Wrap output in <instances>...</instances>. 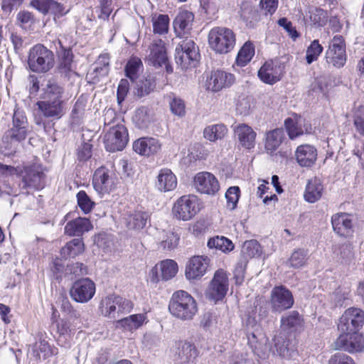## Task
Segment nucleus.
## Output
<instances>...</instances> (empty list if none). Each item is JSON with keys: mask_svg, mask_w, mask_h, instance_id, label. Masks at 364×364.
<instances>
[{"mask_svg": "<svg viewBox=\"0 0 364 364\" xmlns=\"http://www.w3.org/2000/svg\"><path fill=\"white\" fill-rule=\"evenodd\" d=\"M59 69L61 73H67L73 69V53L70 50L64 49L60 55Z\"/></svg>", "mask_w": 364, "mask_h": 364, "instance_id": "nucleus-50", "label": "nucleus"}, {"mask_svg": "<svg viewBox=\"0 0 364 364\" xmlns=\"http://www.w3.org/2000/svg\"><path fill=\"white\" fill-rule=\"evenodd\" d=\"M209 248H215L224 253L230 252L234 249L232 241L224 236H216L208 241Z\"/></svg>", "mask_w": 364, "mask_h": 364, "instance_id": "nucleus-43", "label": "nucleus"}, {"mask_svg": "<svg viewBox=\"0 0 364 364\" xmlns=\"http://www.w3.org/2000/svg\"><path fill=\"white\" fill-rule=\"evenodd\" d=\"M354 124L357 131L364 135V107H361L355 114Z\"/></svg>", "mask_w": 364, "mask_h": 364, "instance_id": "nucleus-60", "label": "nucleus"}, {"mask_svg": "<svg viewBox=\"0 0 364 364\" xmlns=\"http://www.w3.org/2000/svg\"><path fill=\"white\" fill-rule=\"evenodd\" d=\"M323 50V47L319 43L318 40L316 39L312 41L306 50V60L307 64L310 65L316 61Z\"/></svg>", "mask_w": 364, "mask_h": 364, "instance_id": "nucleus-48", "label": "nucleus"}, {"mask_svg": "<svg viewBox=\"0 0 364 364\" xmlns=\"http://www.w3.org/2000/svg\"><path fill=\"white\" fill-rule=\"evenodd\" d=\"M341 262L345 264H350L354 259L353 246L349 243L343 244L339 248Z\"/></svg>", "mask_w": 364, "mask_h": 364, "instance_id": "nucleus-55", "label": "nucleus"}, {"mask_svg": "<svg viewBox=\"0 0 364 364\" xmlns=\"http://www.w3.org/2000/svg\"><path fill=\"white\" fill-rule=\"evenodd\" d=\"M149 218V214L146 212L134 210L124 218L125 224L129 230H140L145 228Z\"/></svg>", "mask_w": 364, "mask_h": 364, "instance_id": "nucleus-34", "label": "nucleus"}, {"mask_svg": "<svg viewBox=\"0 0 364 364\" xmlns=\"http://www.w3.org/2000/svg\"><path fill=\"white\" fill-rule=\"evenodd\" d=\"M156 239L160 248L172 250L178 246L180 237L172 230H161L158 232Z\"/></svg>", "mask_w": 364, "mask_h": 364, "instance_id": "nucleus-31", "label": "nucleus"}, {"mask_svg": "<svg viewBox=\"0 0 364 364\" xmlns=\"http://www.w3.org/2000/svg\"><path fill=\"white\" fill-rule=\"evenodd\" d=\"M23 173V178L20 184L21 188L39 189L43 187L41 180L43 177V173L39 165L32 164L25 166Z\"/></svg>", "mask_w": 364, "mask_h": 364, "instance_id": "nucleus-19", "label": "nucleus"}, {"mask_svg": "<svg viewBox=\"0 0 364 364\" xmlns=\"http://www.w3.org/2000/svg\"><path fill=\"white\" fill-rule=\"evenodd\" d=\"M210 259L207 256H194L190 259L186 267L188 279H197L203 277L208 268Z\"/></svg>", "mask_w": 364, "mask_h": 364, "instance_id": "nucleus-21", "label": "nucleus"}, {"mask_svg": "<svg viewBox=\"0 0 364 364\" xmlns=\"http://www.w3.org/2000/svg\"><path fill=\"white\" fill-rule=\"evenodd\" d=\"M278 24L283 27L286 31L289 33V36L295 41L299 37V33L296 30L295 27L292 26L291 22L287 20L286 18H282L279 19Z\"/></svg>", "mask_w": 364, "mask_h": 364, "instance_id": "nucleus-58", "label": "nucleus"}, {"mask_svg": "<svg viewBox=\"0 0 364 364\" xmlns=\"http://www.w3.org/2000/svg\"><path fill=\"white\" fill-rule=\"evenodd\" d=\"M142 68L143 64L139 58H131L127 63L124 68L126 76L132 82H136Z\"/></svg>", "mask_w": 364, "mask_h": 364, "instance_id": "nucleus-41", "label": "nucleus"}, {"mask_svg": "<svg viewBox=\"0 0 364 364\" xmlns=\"http://www.w3.org/2000/svg\"><path fill=\"white\" fill-rule=\"evenodd\" d=\"M240 196V190L238 186H232L227 190L225 193V198L228 209L232 210L236 208Z\"/></svg>", "mask_w": 364, "mask_h": 364, "instance_id": "nucleus-52", "label": "nucleus"}, {"mask_svg": "<svg viewBox=\"0 0 364 364\" xmlns=\"http://www.w3.org/2000/svg\"><path fill=\"white\" fill-rule=\"evenodd\" d=\"M65 105L60 92H49L46 98L36 102L43 117L53 120L60 119L65 114Z\"/></svg>", "mask_w": 364, "mask_h": 364, "instance_id": "nucleus-5", "label": "nucleus"}, {"mask_svg": "<svg viewBox=\"0 0 364 364\" xmlns=\"http://www.w3.org/2000/svg\"><path fill=\"white\" fill-rule=\"evenodd\" d=\"M200 58L198 48L191 38H184L177 43L175 60L181 69L195 67Z\"/></svg>", "mask_w": 364, "mask_h": 364, "instance_id": "nucleus-3", "label": "nucleus"}, {"mask_svg": "<svg viewBox=\"0 0 364 364\" xmlns=\"http://www.w3.org/2000/svg\"><path fill=\"white\" fill-rule=\"evenodd\" d=\"M364 323V311L358 308L347 309L340 318L338 329L343 333L356 331Z\"/></svg>", "mask_w": 364, "mask_h": 364, "instance_id": "nucleus-15", "label": "nucleus"}, {"mask_svg": "<svg viewBox=\"0 0 364 364\" xmlns=\"http://www.w3.org/2000/svg\"><path fill=\"white\" fill-rule=\"evenodd\" d=\"M323 190V187L320 179L314 178L309 180L304 195L305 200L311 203L316 202L321 198Z\"/></svg>", "mask_w": 364, "mask_h": 364, "instance_id": "nucleus-36", "label": "nucleus"}, {"mask_svg": "<svg viewBox=\"0 0 364 364\" xmlns=\"http://www.w3.org/2000/svg\"><path fill=\"white\" fill-rule=\"evenodd\" d=\"M84 251V243L81 238H75L68 242L60 251L63 257H75Z\"/></svg>", "mask_w": 364, "mask_h": 364, "instance_id": "nucleus-40", "label": "nucleus"}, {"mask_svg": "<svg viewBox=\"0 0 364 364\" xmlns=\"http://www.w3.org/2000/svg\"><path fill=\"white\" fill-rule=\"evenodd\" d=\"M228 128L223 124H216L206 127L203 130V136L210 141L223 139L228 134Z\"/></svg>", "mask_w": 364, "mask_h": 364, "instance_id": "nucleus-39", "label": "nucleus"}, {"mask_svg": "<svg viewBox=\"0 0 364 364\" xmlns=\"http://www.w3.org/2000/svg\"><path fill=\"white\" fill-rule=\"evenodd\" d=\"M331 223L334 231L341 236H347L352 228V221L346 213L333 215Z\"/></svg>", "mask_w": 364, "mask_h": 364, "instance_id": "nucleus-35", "label": "nucleus"}, {"mask_svg": "<svg viewBox=\"0 0 364 364\" xmlns=\"http://www.w3.org/2000/svg\"><path fill=\"white\" fill-rule=\"evenodd\" d=\"M92 228L89 219L77 218L69 221L65 226V233L69 236H81Z\"/></svg>", "mask_w": 364, "mask_h": 364, "instance_id": "nucleus-30", "label": "nucleus"}, {"mask_svg": "<svg viewBox=\"0 0 364 364\" xmlns=\"http://www.w3.org/2000/svg\"><path fill=\"white\" fill-rule=\"evenodd\" d=\"M228 287V279L225 272L223 269L216 271L207 289V298L215 301L223 299L227 293Z\"/></svg>", "mask_w": 364, "mask_h": 364, "instance_id": "nucleus-17", "label": "nucleus"}, {"mask_svg": "<svg viewBox=\"0 0 364 364\" xmlns=\"http://www.w3.org/2000/svg\"><path fill=\"white\" fill-rule=\"evenodd\" d=\"M294 299L291 291L283 285L274 287L270 295V304L274 312L281 313L291 308Z\"/></svg>", "mask_w": 364, "mask_h": 364, "instance_id": "nucleus-11", "label": "nucleus"}, {"mask_svg": "<svg viewBox=\"0 0 364 364\" xmlns=\"http://www.w3.org/2000/svg\"><path fill=\"white\" fill-rule=\"evenodd\" d=\"M146 318L144 314H133L119 320L122 326L128 331H132L141 326Z\"/></svg>", "mask_w": 364, "mask_h": 364, "instance_id": "nucleus-44", "label": "nucleus"}, {"mask_svg": "<svg viewBox=\"0 0 364 364\" xmlns=\"http://www.w3.org/2000/svg\"><path fill=\"white\" fill-rule=\"evenodd\" d=\"M168 309L173 317L183 321L193 320L198 310L195 299L183 290L176 291L173 294Z\"/></svg>", "mask_w": 364, "mask_h": 364, "instance_id": "nucleus-1", "label": "nucleus"}, {"mask_svg": "<svg viewBox=\"0 0 364 364\" xmlns=\"http://www.w3.org/2000/svg\"><path fill=\"white\" fill-rule=\"evenodd\" d=\"M35 351L40 358L42 357L43 359H46L52 355L57 354V349L54 348H52L48 342L45 341H41L36 344Z\"/></svg>", "mask_w": 364, "mask_h": 364, "instance_id": "nucleus-53", "label": "nucleus"}, {"mask_svg": "<svg viewBox=\"0 0 364 364\" xmlns=\"http://www.w3.org/2000/svg\"><path fill=\"white\" fill-rule=\"evenodd\" d=\"M233 132L242 147L247 149L255 147L257 134L250 126L241 123L234 127Z\"/></svg>", "mask_w": 364, "mask_h": 364, "instance_id": "nucleus-27", "label": "nucleus"}, {"mask_svg": "<svg viewBox=\"0 0 364 364\" xmlns=\"http://www.w3.org/2000/svg\"><path fill=\"white\" fill-rule=\"evenodd\" d=\"M92 156V145L89 143H84L79 146L77 150L78 159L81 161H86Z\"/></svg>", "mask_w": 364, "mask_h": 364, "instance_id": "nucleus-62", "label": "nucleus"}, {"mask_svg": "<svg viewBox=\"0 0 364 364\" xmlns=\"http://www.w3.org/2000/svg\"><path fill=\"white\" fill-rule=\"evenodd\" d=\"M196 190L208 195H213L219 191V182L215 176L209 172L198 173L194 178Z\"/></svg>", "mask_w": 364, "mask_h": 364, "instance_id": "nucleus-20", "label": "nucleus"}, {"mask_svg": "<svg viewBox=\"0 0 364 364\" xmlns=\"http://www.w3.org/2000/svg\"><path fill=\"white\" fill-rule=\"evenodd\" d=\"M174 360L178 364H194L199 351L196 345L188 340H180L175 343Z\"/></svg>", "mask_w": 364, "mask_h": 364, "instance_id": "nucleus-13", "label": "nucleus"}, {"mask_svg": "<svg viewBox=\"0 0 364 364\" xmlns=\"http://www.w3.org/2000/svg\"><path fill=\"white\" fill-rule=\"evenodd\" d=\"M329 364H355L353 360L343 353H337L332 355L328 361Z\"/></svg>", "mask_w": 364, "mask_h": 364, "instance_id": "nucleus-59", "label": "nucleus"}, {"mask_svg": "<svg viewBox=\"0 0 364 364\" xmlns=\"http://www.w3.org/2000/svg\"><path fill=\"white\" fill-rule=\"evenodd\" d=\"M198 201L195 196H183L174 203L172 213L173 216L181 220L191 219L198 211Z\"/></svg>", "mask_w": 364, "mask_h": 364, "instance_id": "nucleus-9", "label": "nucleus"}, {"mask_svg": "<svg viewBox=\"0 0 364 364\" xmlns=\"http://www.w3.org/2000/svg\"><path fill=\"white\" fill-rule=\"evenodd\" d=\"M27 132L25 127H13L4 136V139H11V141L20 142L26 138Z\"/></svg>", "mask_w": 364, "mask_h": 364, "instance_id": "nucleus-54", "label": "nucleus"}, {"mask_svg": "<svg viewBox=\"0 0 364 364\" xmlns=\"http://www.w3.org/2000/svg\"><path fill=\"white\" fill-rule=\"evenodd\" d=\"M128 141V131L122 124L112 127L104 136L105 149L109 152L122 151L127 144Z\"/></svg>", "mask_w": 364, "mask_h": 364, "instance_id": "nucleus-8", "label": "nucleus"}, {"mask_svg": "<svg viewBox=\"0 0 364 364\" xmlns=\"http://www.w3.org/2000/svg\"><path fill=\"white\" fill-rule=\"evenodd\" d=\"M13 127H25L27 129L28 122L25 114L23 112L15 111L13 115Z\"/></svg>", "mask_w": 364, "mask_h": 364, "instance_id": "nucleus-61", "label": "nucleus"}, {"mask_svg": "<svg viewBox=\"0 0 364 364\" xmlns=\"http://www.w3.org/2000/svg\"><path fill=\"white\" fill-rule=\"evenodd\" d=\"M255 55V47L253 44L247 41L240 48L238 52L236 62L240 66L246 65L252 58Z\"/></svg>", "mask_w": 364, "mask_h": 364, "instance_id": "nucleus-45", "label": "nucleus"}, {"mask_svg": "<svg viewBox=\"0 0 364 364\" xmlns=\"http://www.w3.org/2000/svg\"><path fill=\"white\" fill-rule=\"evenodd\" d=\"M284 132L282 129H275L266 134L265 149L269 153L275 151L284 139Z\"/></svg>", "mask_w": 364, "mask_h": 364, "instance_id": "nucleus-38", "label": "nucleus"}, {"mask_svg": "<svg viewBox=\"0 0 364 364\" xmlns=\"http://www.w3.org/2000/svg\"><path fill=\"white\" fill-rule=\"evenodd\" d=\"M178 272V264L172 259H166L156 264L152 269L151 279L158 282L162 280H168L174 277Z\"/></svg>", "mask_w": 364, "mask_h": 364, "instance_id": "nucleus-22", "label": "nucleus"}, {"mask_svg": "<svg viewBox=\"0 0 364 364\" xmlns=\"http://www.w3.org/2000/svg\"><path fill=\"white\" fill-rule=\"evenodd\" d=\"M156 186L161 192L171 191L177 186L176 176L168 168L161 169L157 176Z\"/></svg>", "mask_w": 364, "mask_h": 364, "instance_id": "nucleus-29", "label": "nucleus"}, {"mask_svg": "<svg viewBox=\"0 0 364 364\" xmlns=\"http://www.w3.org/2000/svg\"><path fill=\"white\" fill-rule=\"evenodd\" d=\"M201 87L206 91H220L229 88L235 82L234 75L223 70H214L203 77Z\"/></svg>", "mask_w": 364, "mask_h": 364, "instance_id": "nucleus-10", "label": "nucleus"}, {"mask_svg": "<svg viewBox=\"0 0 364 364\" xmlns=\"http://www.w3.org/2000/svg\"><path fill=\"white\" fill-rule=\"evenodd\" d=\"M133 308L132 303L117 295H109L102 299L100 304L102 315L110 318H118L119 314L129 312Z\"/></svg>", "mask_w": 364, "mask_h": 364, "instance_id": "nucleus-6", "label": "nucleus"}, {"mask_svg": "<svg viewBox=\"0 0 364 364\" xmlns=\"http://www.w3.org/2000/svg\"><path fill=\"white\" fill-rule=\"evenodd\" d=\"M77 205L84 213L91 212L95 203L90 199L85 191H80L77 193Z\"/></svg>", "mask_w": 364, "mask_h": 364, "instance_id": "nucleus-51", "label": "nucleus"}, {"mask_svg": "<svg viewBox=\"0 0 364 364\" xmlns=\"http://www.w3.org/2000/svg\"><path fill=\"white\" fill-rule=\"evenodd\" d=\"M284 126L289 139L292 140L303 135L304 132L309 133L311 129V124L301 115L295 113L285 119Z\"/></svg>", "mask_w": 364, "mask_h": 364, "instance_id": "nucleus-18", "label": "nucleus"}, {"mask_svg": "<svg viewBox=\"0 0 364 364\" xmlns=\"http://www.w3.org/2000/svg\"><path fill=\"white\" fill-rule=\"evenodd\" d=\"M153 32L158 35H165L168 31L170 19L166 14H154L151 18Z\"/></svg>", "mask_w": 364, "mask_h": 364, "instance_id": "nucleus-42", "label": "nucleus"}, {"mask_svg": "<svg viewBox=\"0 0 364 364\" xmlns=\"http://www.w3.org/2000/svg\"><path fill=\"white\" fill-rule=\"evenodd\" d=\"M95 243L100 247L103 250L108 249L111 244L112 241L109 240V237L106 234H99L95 238Z\"/></svg>", "mask_w": 364, "mask_h": 364, "instance_id": "nucleus-64", "label": "nucleus"}, {"mask_svg": "<svg viewBox=\"0 0 364 364\" xmlns=\"http://www.w3.org/2000/svg\"><path fill=\"white\" fill-rule=\"evenodd\" d=\"M95 291V284L91 279L85 278L74 282L70 295L76 302L87 303L92 299Z\"/></svg>", "mask_w": 364, "mask_h": 364, "instance_id": "nucleus-14", "label": "nucleus"}, {"mask_svg": "<svg viewBox=\"0 0 364 364\" xmlns=\"http://www.w3.org/2000/svg\"><path fill=\"white\" fill-rule=\"evenodd\" d=\"M311 21L318 27H322L328 21V16L326 11L322 9L314 8L310 11Z\"/></svg>", "mask_w": 364, "mask_h": 364, "instance_id": "nucleus-49", "label": "nucleus"}, {"mask_svg": "<svg viewBox=\"0 0 364 364\" xmlns=\"http://www.w3.org/2000/svg\"><path fill=\"white\" fill-rule=\"evenodd\" d=\"M246 258L240 259L235 265L234 270V277L236 280V283L241 284L243 281L246 266H247Z\"/></svg>", "mask_w": 364, "mask_h": 364, "instance_id": "nucleus-57", "label": "nucleus"}, {"mask_svg": "<svg viewBox=\"0 0 364 364\" xmlns=\"http://www.w3.org/2000/svg\"><path fill=\"white\" fill-rule=\"evenodd\" d=\"M132 121L139 129H147L153 121L152 111L146 107H141L135 111Z\"/></svg>", "mask_w": 364, "mask_h": 364, "instance_id": "nucleus-37", "label": "nucleus"}, {"mask_svg": "<svg viewBox=\"0 0 364 364\" xmlns=\"http://www.w3.org/2000/svg\"><path fill=\"white\" fill-rule=\"evenodd\" d=\"M208 42L210 48L216 53L225 54L233 49L235 45V36L229 28L216 27L210 30Z\"/></svg>", "mask_w": 364, "mask_h": 364, "instance_id": "nucleus-4", "label": "nucleus"}, {"mask_svg": "<svg viewBox=\"0 0 364 364\" xmlns=\"http://www.w3.org/2000/svg\"><path fill=\"white\" fill-rule=\"evenodd\" d=\"M28 65L34 73H46L55 65L54 54L43 44H36L29 50Z\"/></svg>", "mask_w": 364, "mask_h": 364, "instance_id": "nucleus-2", "label": "nucleus"}, {"mask_svg": "<svg viewBox=\"0 0 364 364\" xmlns=\"http://www.w3.org/2000/svg\"><path fill=\"white\" fill-rule=\"evenodd\" d=\"M51 0H33L31 5L43 14L49 13Z\"/></svg>", "mask_w": 364, "mask_h": 364, "instance_id": "nucleus-63", "label": "nucleus"}, {"mask_svg": "<svg viewBox=\"0 0 364 364\" xmlns=\"http://www.w3.org/2000/svg\"><path fill=\"white\" fill-rule=\"evenodd\" d=\"M258 77L267 84H274L280 79L279 68L274 65L273 61H267L259 70Z\"/></svg>", "mask_w": 364, "mask_h": 364, "instance_id": "nucleus-33", "label": "nucleus"}, {"mask_svg": "<svg viewBox=\"0 0 364 364\" xmlns=\"http://www.w3.org/2000/svg\"><path fill=\"white\" fill-rule=\"evenodd\" d=\"M150 53L146 60L154 67H161L168 60L165 43L161 39L154 40L149 47Z\"/></svg>", "mask_w": 364, "mask_h": 364, "instance_id": "nucleus-24", "label": "nucleus"}, {"mask_svg": "<svg viewBox=\"0 0 364 364\" xmlns=\"http://www.w3.org/2000/svg\"><path fill=\"white\" fill-rule=\"evenodd\" d=\"M295 156L301 166L311 167L316 161L317 150L311 145L302 144L297 147Z\"/></svg>", "mask_w": 364, "mask_h": 364, "instance_id": "nucleus-28", "label": "nucleus"}, {"mask_svg": "<svg viewBox=\"0 0 364 364\" xmlns=\"http://www.w3.org/2000/svg\"><path fill=\"white\" fill-rule=\"evenodd\" d=\"M171 112L178 116L183 117L186 114V106L183 100L173 97L169 102Z\"/></svg>", "mask_w": 364, "mask_h": 364, "instance_id": "nucleus-56", "label": "nucleus"}, {"mask_svg": "<svg viewBox=\"0 0 364 364\" xmlns=\"http://www.w3.org/2000/svg\"><path fill=\"white\" fill-rule=\"evenodd\" d=\"M117 178L112 169L105 166L98 168L92 178L95 190L101 194L107 193L115 186Z\"/></svg>", "mask_w": 364, "mask_h": 364, "instance_id": "nucleus-12", "label": "nucleus"}, {"mask_svg": "<svg viewBox=\"0 0 364 364\" xmlns=\"http://www.w3.org/2000/svg\"><path fill=\"white\" fill-rule=\"evenodd\" d=\"M335 348L350 353L361 352L364 350V337L356 331L343 333L335 341Z\"/></svg>", "mask_w": 364, "mask_h": 364, "instance_id": "nucleus-16", "label": "nucleus"}, {"mask_svg": "<svg viewBox=\"0 0 364 364\" xmlns=\"http://www.w3.org/2000/svg\"><path fill=\"white\" fill-rule=\"evenodd\" d=\"M193 19V14L188 11L183 10L178 13L173 21L174 32L177 38H186L185 36L188 34L192 28Z\"/></svg>", "mask_w": 364, "mask_h": 364, "instance_id": "nucleus-26", "label": "nucleus"}, {"mask_svg": "<svg viewBox=\"0 0 364 364\" xmlns=\"http://www.w3.org/2000/svg\"><path fill=\"white\" fill-rule=\"evenodd\" d=\"M134 151L142 156H151L159 153L161 149V143L154 137H141L133 144Z\"/></svg>", "mask_w": 364, "mask_h": 364, "instance_id": "nucleus-23", "label": "nucleus"}, {"mask_svg": "<svg viewBox=\"0 0 364 364\" xmlns=\"http://www.w3.org/2000/svg\"><path fill=\"white\" fill-rule=\"evenodd\" d=\"M304 324L302 316L296 311H292L282 316L281 326L283 330L289 332L300 331Z\"/></svg>", "mask_w": 364, "mask_h": 364, "instance_id": "nucleus-32", "label": "nucleus"}, {"mask_svg": "<svg viewBox=\"0 0 364 364\" xmlns=\"http://www.w3.org/2000/svg\"><path fill=\"white\" fill-rule=\"evenodd\" d=\"M262 253L260 244L255 240H247L242 248V254L245 258L259 257Z\"/></svg>", "mask_w": 364, "mask_h": 364, "instance_id": "nucleus-47", "label": "nucleus"}, {"mask_svg": "<svg viewBox=\"0 0 364 364\" xmlns=\"http://www.w3.org/2000/svg\"><path fill=\"white\" fill-rule=\"evenodd\" d=\"M109 70V57L108 54L100 55L92 65L87 74V79L90 82L95 83L100 77L105 76Z\"/></svg>", "mask_w": 364, "mask_h": 364, "instance_id": "nucleus-25", "label": "nucleus"}, {"mask_svg": "<svg viewBox=\"0 0 364 364\" xmlns=\"http://www.w3.org/2000/svg\"><path fill=\"white\" fill-rule=\"evenodd\" d=\"M326 61L328 65L341 68L346 63V47L343 37L341 35H336L333 37L328 44V49L325 53Z\"/></svg>", "mask_w": 364, "mask_h": 364, "instance_id": "nucleus-7", "label": "nucleus"}, {"mask_svg": "<svg viewBox=\"0 0 364 364\" xmlns=\"http://www.w3.org/2000/svg\"><path fill=\"white\" fill-rule=\"evenodd\" d=\"M308 250L304 249H296L291 255L289 259L290 267L296 269L302 268L308 262Z\"/></svg>", "mask_w": 364, "mask_h": 364, "instance_id": "nucleus-46", "label": "nucleus"}]
</instances>
